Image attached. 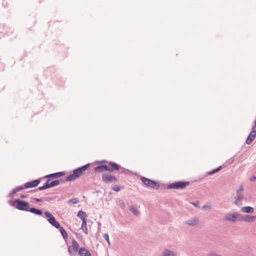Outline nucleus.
Returning a JSON list of instances; mask_svg holds the SVG:
<instances>
[{
  "mask_svg": "<svg viewBox=\"0 0 256 256\" xmlns=\"http://www.w3.org/2000/svg\"><path fill=\"white\" fill-rule=\"evenodd\" d=\"M256 180V176H254L250 178V182H254Z\"/></svg>",
  "mask_w": 256,
  "mask_h": 256,
  "instance_id": "obj_42",
  "label": "nucleus"
},
{
  "mask_svg": "<svg viewBox=\"0 0 256 256\" xmlns=\"http://www.w3.org/2000/svg\"><path fill=\"white\" fill-rule=\"evenodd\" d=\"M130 210L136 216H138L140 214L139 212L134 206H131L130 208Z\"/></svg>",
  "mask_w": 256,
  "mask_h": 256,
  "instance_id": "obj_30",
  "label": "nucleus"
},
{
  "mask_svg": "<svg viewBox=\"0 0 256 256\" xmlns=\"http://www.w3.org/2000/svg\"><path fill=\"white\" fill-rule=\"evenodd\" d=\"M77 178L75 176V175L72 173V174H70L66 178V180L67 182H72L75 180H76Z\"/></svg>",
  "mask_w": 256,
  "mask_h": 256,
  "instance_id": "obj_28",
  "label": "nucleus"
},
{
  "mask_svg": "<svg viewBox=\"0 0 256 256\" xmlns=\"http://www.w3.org/2000/svg\"><path fill=\"white\" fill-rule=\"evenodd\" d=\"M57 229H58L64 239H66L68 238V234L66 230L63 227L60 226V227L58 228H56Z\"/></svg>",
  "mask_w": 256,
  "mask_h": 256,
  "instance_id": "obj_24",
  "label": "nucleus"
},
{
  "mask_svg": "<svg viewBox=\"0 0 256 256\" xmlns=\"http://www.w3.org/2000/svg\"><path fill=\"white\" fill-rule=\"evenodd\" d=\"M192 204L196 207H199V202L198 200H196L194 202H192Z\"/></svg>",
  "mask_w": 256,
  "mask_h": 256,
  "instance_id": "obj_39",
  "label": "nucleus"
},
{
  "mask_svg": "<svg viewBox=\"0 0 256 256\" xmlns=\"http://www.w3.org/2000/svg\"><path fill=\"white\" fill-rule=\"evenodd\" d=\"M64 174V172H58L56 173H53L52 174H48L45 176L46 178H58L61 177Z\"/></svg>",
  "mask_w": 256,
  "mask_h": 256,
  "instance_id": "obj_14",
  "label": "nucleus"
},
{
  "mask_svg": "<svg viewBox=\"0 0 256 256\" xmlns=\"http://www.w3.org/2000/svg\"><path fill=\"white\" fill-rule=\"evenodd\" d=\"M189 184V182L178 181L168 184L167 188L168 189L184 190Z\"/></svg>",
  "mask_w": 256,
  "mask_h": 256,
  "instance_id": "obj_1",
  "label": "nucleus"
},
{
  "mask_svg": "<svg viewBox=\"0 0 256 256\" xmlns=\"http://www.w3.org/2000/svg\"><path fill=\"white\" fill-rule=\"evenodd\" d=\"M105 170L108 171V166L106 164H100L94 168L96 172H102Z\"/></svg>",
  "mask_w": 256,
  "mask_h": 256,
  "instance_id": "obj_19",
  "label": "nucleus"
},
{
  "mask_svg": "<svg viewBox=\"0 0 256 256\" xmlns=\"http://www.w3.org/2000/svg\"><path fill=\"white\" fill-rule=\"evenodd\" d=\"M90 166V164L88 163L84 166L78 167L73 170V173L77 178H79L83 172L87 170Z\"/></svg>",
  "mask_w": 256,
  "mask_h": 256,
  "instance_id": "obj_6",
  "label": "nucleus"
},
{
  "mask_svg": "<svg viewBox=\"0 0 256 256\" xmlns=\"http://www.w3.org/2000/svg\"><path fill=\"white\" fill-rule=\"evenodd\" d=\"M28 212L38 216H42V212L41 210L35 208H30Z\"/></svg>",
  "mask_w": 256,
  "mask_h": 256,
  "instance_id": "obj_21",
  "label": "nucleus"
},
{
  "mask_svg": "<svg viewBox=\"0 0 256 256\" xmlns=\"http://www.w3.org/2000/svg\"><path fill=\"white\" fill-rule=\"evenodd\" d=\"M222 169V166H219L217 168L207 172V174L208 175H212L216 172H218Z\"/></svg>",
  "mask_w": 256,
  "mask_h": 256,
  "instance_id": "obj_26",
  "label": "nucleus"
},
{
  "mask_svg": "<svg viewBox=\"0 0 256 256\" xmlns=\"http://www.w3.org/2000/svg\"><path fill=\"white\" fill-rule=\"evenodd\" d=\"M80 246L78 244L76 240L73 239L72 241V244L68 248V252L69 254L72 256H76L78 252V250Z\"/></svg>",
  "mask_w": 256,
  "mask_h": 256,
  "instance_id": "obj_5",
  "label": "nucleus"
},
{
  "mask_svg": "<svg viewBox=\"0 0 256 256\" xmlns=\"http://www.w3.org/2000/svg\"><path fill=\"white\" fill-rule=\"evenodd\" d=\"M50 180H51L50 178H48L47 180H46V182L44 184V186L38 187L37 189L34 190V191L36 192L38 190H43L52 188V186H50Z\"/></svg>",
  "mask_w": 256,
  "mask_h": 256,
  "instance_id": "obj_13",
  "label": "nucleus"
},
{
  "mask_svg": "<svg viewBox=\"0 0 256 256\" xmlns=\"http://www.w3.org/2000/svg\"><path fill=\"white\" fill-rule=\"evenodd\" d=\"M8 203L11 206L16 208V206L17 203L16 202V200L14 201L10 200L8 202Z\"/></svg>",
  "mask_w": 256,
  "mask_h": 256,
  "instance_id": "obj_36",
  "label": "nucleus"
},
{
  "mask_svg": "<svg viewBox=\"0 0 256 256\" xmlns=\"http://www.w3.org/2000/svg\"><path fill=\"white\" fill-rule=\"evenodd\" d=\"M53 200V198L52 197H47V198H45V200L47 201V202H50V201H51Z\"/></svg>",
  "mask_w": 256,
  "mask_h": 256,
  "instance_id": "obj_40",
  "label": "nucleus"
},
{
  "mask_svg": "<svg viewBox=\"0 0 256 256\" xmlns=\"http://www.w3.org/2000/svg\"><path fill=\"white\" fill-rule=\"evenodd\" d=\"M108 171L112 172L114 170H118L120 168V166L114 162H108Z\"/></svg>",
  "mask_w": 256,
  "mask_h": 256,
  "instance_id": "obj_10",
  "label": "nucleus"
},
{
  "mask_svg": "<svg viewBox=\"0 0 256 256\" xmlns=\"http://www.w3.org/2000/svg\"><path fill=\"white\" fill-rule=\"evenodd\" d=\"M64 182V180H54L52 182L50 181V186L52 188L58 186L60 182Z\"/></svg>",
  "mask_w": 256,
  "mask_h": 256,
  "instance_id": "obj_25",
  "label": "nucleus"
},
{
  "mask_svg": "<svg viewBox=\"0 0 256 256\" xmlns=\"http://www.w3.org/2000/svg\"><path fill=\"white\" fill-rule=\"evenodd\" d=\"M26 187L24 186H24H20L16 188H14L11 192L9 194L10 197H12L13 194H16V192L22 190L23 189L25 188Z\"/></svg>",
  "mask_w": 256,
  "mask_h": 256,
  "instance_id": "obj_20",
  "label": "nucleus"
},
{
  "mask_svg": "<svg viewBox=\"0 0 256 256\" xmlns=\"http://www.w3.org/2000/svg\"><path fill=\"white\" fill-rule=\"evenodd\" d=\"M119 170V173H120V174H126L127 172L126 171L128 170L124 169L120 167V170Z\"/></svg>",
  "mask_w": 256,
  "mask_h": 256,
  "instance_id": "obj_38",
  "label": "nucleus"
},
{
  "mask_svg": "<svg viewBox=\"0 0 256 256\" xmlns=\"http://www.w3.org/2000/svg\"><path fill=\"white\" fill-rule=\"evenodd\" d=\"M212 205L210 204H206L204 205L202 207V209L206 210L207 208L210 209L211 208Z\"/></svg>",
  "mask_w": 256,
  "mask_h": 256,
  "instance_id": "obj_35",
  "label": "nucleus"
},
{
  "mask_svg": "<svg viewBox=\"0 0 256 256\" xmlns=\"http://www.w3.org/2000/svg\"><path fill=\"white\" fill-rule=\"evenodd\" d=\"M256 136V129L252 127V130L248 136L246 140V143L247 144H250L254 140Z\"/></svg>",
  "mask_w": 256,
  "mask_h": 256,
  "instance_id": "obj_11",
  "label": "nucleus"
},
{
  "mask_svg": "<svg viewBox=\"0 0 256 256\" xmlns=\"http://www.w3.org/2000/svg\"><path fill=\"white\" fill-rule=\"evenodd\" d=\"M34 200L36 202H42V200L38 198H34Z\"/></svg>",
  "mask_w": 256,
  "mask_h": 256,
  "instance_id": "obj_41",
  "label": "nucleus"
},
{
  "mask_svg": "<svg viewBox=\"0 0 256 256\" xmlns=\"http://www.w3.org/2000/svg\"><path fill=\"white\" fill-rule=\"evenodd\" d=\"M44 214L48 218V221L50 224L56 228H58L60 227V223L56 220L54 216L50 212H46Z\"/></svg>",
  "mask_w": 256,
  "mask_h": 256,
  "instance_id": "obj_7",
  "label": "nucleus"
},
{
  "mask_svg": "<svg viewBox=\"0 0 256 256\" xmlns=\"http://www.w3.org/2000/svg\"><path fill=\"white\" fill-rule=\"evenodd\" d=\"M40 182V179L35 180L26 182L24 184V186L26 188H35V187L37 186Z\"/></svg>",
  "mask_w": 256,
  "mask_h": 256,
  "instance_id": "obj_12",
  "label": "nucleus"
},
{
  "mask_svg": "<svg viewBox=\"0 0 256 256\" xmlns=\"http://www.w3.org/2000/svg\"><path fill=\"white\" fill-rule=\"evenodd\" d=\"M20 198H26L28 197V195L26 194H22L20 196Z\"/></svg>",
  "mask_w": 256,
  "mask_h": 256,
  "instance_id": "obj_43",
  "label": "nucleus"
},
{
  "mask_svg": "<svg viewBox=\"0 0 256 256\" xmlns=\"http://www.w3.org/2000/svg\"><path fill=\"white\" fill-rule=\"evenodd\" d=\"M102 182L105 184L116 182L118 181L117 178L114 175L108 173H104L102 176Z\"/></svg>",
  "mask_w": 256,
  "mask_h": 256,
  "instance_id": "obj_4",
  "label": "nucleus"
},
{
  "mask_svg": "<svg viewBox=\"0 0 256 256\" xmlns=\"http://www.w3.org/2000/svg\"><path fill=\"white\" fill-rule=\"evenodd\" d=\"M77 216L82 221H83V220H86L87 215L86 213L82 210H80L78 212Z\"/></svg>",
  "mask_w": 256,
  "mask_h": 256,
  "instance_id": "obj_23",
  "label": "nucleus"
},
{
  "mask_svg": "<svg viewBox=\"0 0 256 256\" xmlns=\"http://www.w3.org/2000/svg\"><path fill=\"white\" fill-rule=\"evenodd\" d=\"M256 216H251L249 215H242L241 214L240 221L246 222H250L253 220V219H256Z\"/></svg>",
  "mask_w": 256,
  "mask_h": 256,
  "instance_id": "obj_15",
  "label": "nucleus"
},
{
  "mask_svg": "<svg viewBox=\"0 0 256 256\" xmlns=\"http://www.w3.org/2000/svg\"><path fill=\"white\" fill-rule=\"evenodd\" d=\"M79 202V200L77 198H73L68 200V203L72 204H76Z\"/></svg>",
  "mask_w": 256,
  "mask_h": 256,
  "instance_id": "obj_32",
  "label": "nucleus"
},
{
  "mask_svg": "<svg viewBox=\"0 0 256 256\" xmlns=\"http://www.w3.org/2000/svg\"><path fill=\"white\" fill-rule=\"evenodd\" d=\"M241 214L236 212H234L229 214L228 216L226 218V220L234 222L237 220H240V219Z\"/></svg>",
  "mask_w": 256,
  "mask_h": 256,
  "instance_id": "obj_9",
  "label": "nucleus"
},
{
  "mask_svg": "<svg viewBox=\"0 0 256 256\" xmlns=\"http://www.w3.org/2000/svg\"><path fill=\"white\" fill-rule=\"evenodd\" d=\"M208 256H222L220 254L216 253L214 251L210 252L209 254H208Z\"/></svg>",
  "mask_w": 256,
  "mask_h": 256,
  "instance_id": "obj_33",
  "label": "nucleus"
},
{
  "mask_svg": "<svg viewBox=\"0 0 256 256\" xmlns=\"http://www.w3.org/2000/svg\"><path fill=\"white\" fill-rule=\"evenodd\" d=\"M162 256H178V253L174 251L166 249L162 252Z\"/></svg>",
  "mask_w": 256,
  "mask_h": 256,
  "instance_id": "obj_18",
  "label": "nucleus"
},
{
  "mask_svg": "<svg viewBox=\"0 0 256 256\" xmlns=\"http://www.w3.org/2000/svg\"><path fill=\"white\" fill-rule=\"evenodd\" d=\"M103 238H104V239L108 242V244H110V240H109V236L108 234H104V235H103Z\"/></svg>",
  "mask_w": 256,
  "mask_h": 256,
  "instance_id": "obj_34",
  "label": "nucleus"
},
{
  "mask_svg": "<svg viewBox=\"0 0 256 256\" xmlns=\"http://www.w3.org/2000/svg\"><path fill=\"white\" fill-rule=\"evenodd\" d=\"M16 202L17 203L16 209L22 211L28 212L30 204L28 202L20 199H16Z\"/></svg>",
  "mask_w": 256,
  "mask_h": 256,
  "instance_id": "obj_2",
  "label": "nucleus"
},
{
  "mask_svg": "<svg viewBox=\"0 0 256 256\" xmlns=\"http://www.w3.org/2000/svg\"><path fill=\"white\" fill-rule=\"evenodd\" d=\"M78 254L80 256H92L90 252L84 247H82L79 249Z\"/></svg>",
  "mask_w": 256,
  "mask_h": 256,
  "instance_id": "obj_16",
  "label": "nucleus"
},
{
  "mask_svg": "<svg viewBox=\"0 0 256 256\" xmlns=\"http://www.w3.org/2000/svg\"><path fill=\"white\" fill-rule=\"evenodd\" d=\"M108 162L106 160H97L96 162V164H105V163H107L108 164Z\"/></svg>",
  "mask_w": 256,
  "mask_h": 256,
  "instance_id": "obj_37",
  "label": "nucleus"
},
{
  "mask_svg": "<svg viewBox=\"0 0 256 256\" xmlns=\"http://www.w3.org/2000/svg\"><path fill=\"white\" fill-rule=\"evenodd\" d=\"M142 182L148 187L157 190L160 187V184L154 180L142 176L140 178Z\"/></svg>",
  "mask_w": 256,
  "mask_h": 256,
  "instance_id": "obj_3",
  "label": "nucleus"
},
{
  "mask_svg": "<svg viewBox=\"0 0 256 256\" xmlns=\"http://www.w3.org/2000/svg\"><path fill=\"white\" fill-rule=\"evenodd\" d=\"M112 189L115 192H119L121 188L120 185H114L112 187Z\"/></svg>",
  "mask_w": 256,
  "mask_h": 256,
  "instance_id": "obj_31",
  "label": "nucleus"
},
{
  "mask_svg": "<svg viewBox=\"0 0 256 256\" xmlns=\"http://www.w3.org/2000/svg\"><path fill=\"white\" fill-rule=\"evenodd\" d=\"M198 219L196 218H193L190 220H188L186 222V224L188 226H194L198 224Z\"/></svg>",
  "mask_w": 256,
  "mask_h": 256,
  "instance_id": "obj_17",
  "label": "nucleus"
},
{
  "mask_svg": "<svg viewBox=\"0 0 256 256\" xmlns=\"http://www.w3.org/2000/svg\"><path fill=\"white\" fill-rule=\"evenodd\" d=\"M241 210L245 213H253L254 212V209L252 207L250 206H244L242 208Z\"/></svg>",
  "mask_w": 256,
  "mask_h": 256,
  "instance_id": "obj_22",
  "label": "nucleus"
},
{
  "mask_svg": "<svg viewBox=\"0 0 256 256\" xmlns=\"http://www.w3.org/2000/svg\"><path fill=\"white\" fill-rule=\"evenodd\" d=\"M242 192L243 190L242 186H241L236 191V200L234 202V204L237 206H240L242 204V201L244 198V196H242Z\"/></svg>",
  "mask_w": 256,
  "mask_h": 256,
  "instance_id": "obj_8",
  "label": "nucleus"
},
{
  "mask_svg": "<svg viewBox=\"0 0 256 256\" xmlns=\"http://www.w3.org/2000/svg\"><path fill=\"white\" fill-rule=\"evenodd\" d=\"M116 204L120 207V208L124 210L125 208V204L122 200L120 199L116 200Z\"/></svg>",
  "mask_w": 256,
  "mask_h": 256,
  "instance_id": "obj_29",
  "label": "nucleus"
},
{
  "mask_svg": "<svg viewBox=\"0 0 256 256\" xmlns=\"http://www.w3.org/2000/svg\"><path fill=\"white\" fill-rule=\"evenodd\" d=\"M81 228L83 230L84 232L86 234H88L86 220H83V221H82Z\"/></svg>",
  "mask_w": 256,
  "mask_h": 256,
  "instance_id": "obj_27",
  "label": "nucleus"
}]
</instances>
